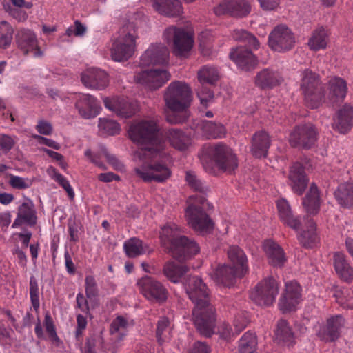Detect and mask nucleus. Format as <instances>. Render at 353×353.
I'll list each match as a JSON object with an SVG mask.
<instances>
[{"label":"nucleus","mask_w":353,"mask_h":353,"mask_svg":"<svg viewBox=\"0 0 353 353\" xmlns=\"http://www.w3.org/2000/svg\"><path fill=\"white\" fill-rule=\"evenodd\" d=\"M155 118H147L134 122L128 134L139 148L134 159L139 161L134 168L136 175L145 182L163 183L171 176L168 166L170 156L165 151V143L159 136V127Z\"/></svg>","instance_id":"obj_1"},{"label":"nucleus","mask_w":353,"mask_h":353,"mask_svg":"<svg viewBox=\"0 0 353 353\" xmlns=\"http://www.w3.org/2000/svg\"><path fill=\"white\" fill-rule=\"evenodd\" d=\"M184 288L190 299L194 304L192 319L198 331L205 336L214 333V310L208 301V289L198 276H190L185 282Z\"/></svg>","instance_id":"obj_2"},{"label":"nucleus","mask_w":353,"mask_h":353,"mask_svg":"<svg viewBox=\"0 0 353 353\" xmlns=\"http://www.w3.org/2000/svg\"><path fill=\"white\" fill-rule=\"evenodd\" d=\"M163 99L166 108L171 112L166 115L168 122L178 124L187 121L190 117L192 93L186 83L179 81L170 83L164 92Z\"/></svg>","instance_id":"obj_3"},{"label":"nucleus","mask_w":353,"mask_h":353,"mask_svg":"<svg viewBox=\"0 0 353 353\" xmlns=\"http://www.w3.org/2000/svg\"><path fill=\"white\" fill-rule=\"evenodd\" d=\"M160 241L163 248L179 261L190 259L200 251L198 243L185 236L174 223H168L161 228Z\"/></svg>","instance_id":"obj_4"},{"label":"nucleus","mask_w":353,"mask_h":353,"mask_svg":"<svg viewBox=\"0 0 353 353\" xmlns=\"http://www.w3.org/2000/svg\"><path fill=\"white\" fill-rule=\"evenodd\" d=\"M230 265H219L210 274L218 285L230 287L236 276H243L248 270V259L238 246H231L228 250Z\"/></svg>","instance_id":"obj_5"},{"label":"nucleus","mask_w":353,"mask_h":353,"mask_svg":"<svg viewBox=\"0 0 353 353\" xmlns=\"http://www.w3.org/2000/svg\"><path fill=\"white\" fill-rule=\"evenodd\" d=\"M205 201L203 196L199 199L196 196H191L185 212L188 225L194 230L203 234L211 232L214 228L212 219L203 210Z\"/></svg>","instance_id":"obj_6"},{"label":"nucleus","mask_w":353,"mask_h":353,"mask_svg":"<svg viewBox=\"0 0 353 353\" xmlns=\"http://www.w3.org/2000/svg\"><path fill=\"white\" fill-rule=\"evenodd\" d=\"M137 33L133 25L128 24L121 28L119 36L113 40L110 48L112 59L123 61L132 57L136 49Z\"/></svg>","instance_id":"obj_7"},{"label":"nucleus","mask_w":353,"mask_h":353,"mask_svg":"<svg viewBox=\"0 0 353 353\" xmlns=\"http://www.w3.org/2000/svg\"><path fill=\"white\" fill-rule=\"evenodd\" d=\"M163 38L172 45L173 53L180 57H187L194 45L193 35L181 28L170 26L166 28Z\"/></svg>","instance_id":"obj_8"},{"label":"nucleus","mask_w":353,"mask_h":353,"mask_svg":"<svg viewBox=\"0 0 353 353\" xmlns=\"http://www.w3.org/2000/svg\"><path fill=\"white\" fill-rule=\"evenodd\" d=\"M279 293V284L272 277L259 283L250 293V299L260 306L271 305Z\"/></svg>","instance_id":"obj_9"},{"label":"nucleus","mask_w":353,"mask_h":353,"mask_svg":"<svg viewBox=\"0 0 353 353\" xmlns=\"http://www.w3.org/2000/svg\"><path fill=\"white\" fill-rule=\"evenodd\" d=\"M208 156L219 169L225 172H231L238 166L236 155L224 144L218 143L210 146Z\"/></svg>","instance_id":"obj_10"},{"label":"nucleus","mask_w":353,"mask_h":353,"mask_svg":"<svg viewBox=\"0 0 353 353\" xmlns=\"http://www.w3.org/2000/svg\"><path fill=\"white\" fill-rule=\"evenodd\" d=\"M318 77L309 70L302 74L301 89L305 97L306 105L310 108H317L323 99L321 93L318 90Z\"/></svg>","instance_id":"obj_11"},{"label":"nucleus","mask_w":353,"mask_h":353,"mask_svg":"<svg viewBox=\"0 0 353 353\" xmlns=\"http://www.w3.org/2000/svg\"><path fill=\"white\" fill-rule=\"evenodd\" d=\"M345 325V319L341 315L329 317L325 323H317L313 327L315 335L321 341L332 342L336 340Z\"/></svg>","instance_id":"obj_12"},{"label":"nucleus","mask_w":353,"mask_h":353,"mask_svg":"<svg viewBox=\"0 0 353 353\" xmlns=\"http://www.w3.org/2000/svg\"><path fill=\"white\" fill-rule=\"evenodd\" d=\"M294 36L285 25L276 26L268 37L270 48L279 52L291 50L294 46Z\"/></svg>","instance_id":"obj_13"},{"label":"nucleus","mask_w":353,"mask_h":353,"mask_svg":"<svg viewBox=\"0 0 353 353\" xmlns=\"http://www.w3.org/2000/svg\"><path fill=\"white\" fill-rule=\"evenodd\" d=\"M134 81L150 90H155L163 86L170 79V74L163 69L144 70L136 72Z\"/></svg>","instance_id":"obj_14"},{"label":"nucleus","mask_w":353,"mask_h":353,"mask_svg":"<svg viewBox=\"0 0 353 353\" xmlns=\"http://www.w3.org/2000/svg\"><path fill=\"white\" fill-rule=\"evenodd\" d=\"M137 285L142 294L149 301L162 303L168 298V291L163 284L145 276L139 279Z\"/></svg>","instance_id":"obj_15"},{"label":"nucleus","mask_w":353,"mask_h":353,"mask_svg":"<svg viewBox=\"0 0 353 353\" xmlns=\"http://www.w3.org/2000/svg\"><path fill=\"white\" fill-rule=\"evenodd\" d=\"M285 287L279 301V307L283 313L296 310L302 301L301 288L296 281H288Z\"/></svg>","instance_id":"obj_16"},{"label":"nucleus","mask_w":353,"mask_h":353,"mask_svg":"<svg viewBox=\"0 0 353 353\" xmlns=\"http://www.w3.org/2000/svg\"><path fill=\"white\" fill-rule=\"evenodd\" d=\"M170 52L162 43H152L143 52L140 58L142 67L152 65H167L169 62Z\"/></svg>","instance_id":"obj_17"},{"label":"nucleus","mask_w":353,"mask_h":353,"mask_svg":"<svg viewBox=\"0 0 353 353\" xmlns=\"http://www.w3.org/2000/svg\"><path fill=\"white\" fill-rule=\"evenodd\" d=\"M317 132L312 124L296 127L290 134L289 142L292 147L310 148L316 141Z\"/></svg>","instance_id":"obj_18"},{"label":"nucleus","mask_w":353,"mask_h":353,"mask_svg":"<svg viewBox=\"0 0 353 353\" xmlns=\"http://www.w3.org/2000/svg\"><path fill=\"white\" fill-rule=\"evenodd\" d=\"M16 42L24 54H32L35 58L43 57V51L39 46L37 38L32 31L28 29L19 30L16 35Z\"/></svg>","instance_id":"obj_19"},{"label":"nucleus","mask_w":353,"mask_h":353,"mask_svg":"<svg viewBox=\"0 0 353 353\" xmlns=\"http://www.w3.org/2000/svg\"><path fill=\"white\" fill-rule=\"evenodd\" d=\"M251 10V6L246 0H223L214 8L216 15L228 14L233 17H243Z\"/></svg>","instance_id":"obj_20"},{"label":"nucleus","mask_w":353,"mask_h":353,"mask_svg":"<svg viewBox=\"0 0 353 353\" xmlns=\"http://www.w3.org/2000/svg\"><path fill=\"white\" fill-rule=\"evenodd\" d=\"M75 108L79 115L86 119L95 117L101 109L98 100L89 94H77L75 97Z\"/></svg>","instance_id":"obj_21"},{"label":"nucleus","mask_w":353,"mask_h":353,"mask_svg":"<svg viewBox=\"0 0 353 353\" xmlns=\"http://www.w3.org/2000/svg\"><path fill=\"white\" fill-rule=\"evenodd\" d=\"M82 83L88 88L101 90L108 87L109 77L108 74L98 68H89L81 73Z\"/></svg>","instance_id":"obj_22"},{"label":"nucleus","mask_w":353,"mask_h":353,"mask_svg":"<svg viewBox=\"0 0 353 353\" xmlns=\"http://www.w3.org/2000/svg\"><path fill=\"white\" fill-rule=\"evenodd\" d=\"M106 109L122 118L131 117L134 114V108L132 103L120 97H104L103 99Z\"/></svg>","instance_id":"obj_23"},{"label":"nucleus","mask_w":353,"mask_h":353,"mask_svg":"<svg viewBox=\"0 0 353 353\" xmlns=\"http://www.w3.org/2000/svg\"><path fill=\"white\" fill-rule=\"evenodd\" d=\"M308 183L303 167L299 163H294L290 169L288 174V184L292 191L301 195L304 192Z\"/></svg>","instance_id":"obj_24"},{"label":"nucleus","mask_w":353,"mask_h":353,"mask_svg":"<svg viewBox=\"0 0 353 353\" xmlns=\"http://www.w3.org/2000/svg\"><path fill=\"white\" fill-rule=\"evenodd\" d=\"M36 223L37 215L34 203L30 199H26L19 206L17 218L14 219L12 228H17L24 223L32 226Z\"/></svg>","instance_id":"obj_25"},{"label":"nucleus","mask_w":353,"mask_h":353,"mask_svg":"<svg viewBox=\"0 0 353 353\" xmlns=\"http://www.w3.org/2000/svg\"><path fill=\"white\" fill-rule=\"evenodd\" d=\"M230 58L239 68L245 70L254 68L258 63L257 58L252 52L243 47H238L231 50Z\"/></svg>","instance_id":"obj_26"},{"label":"nucleus","mask_w":353,"mask_h":353,"mask_svg":"<svg viewBox=\"0 0 353 353\" xmlns=\"http://www.w3.org/2000/svg\"><path fill=\"white\" fill-rule=\"evenodd\" d=\"M347 85L345 80L341 77H333L329 81V92L325 100L332 105L342 101L346 97Z\"/></svg>","instance_id":"obj_27"},{"label":"nucleus","mask_w":353,"mask_h":353,"mask_svg":"<svg viewBox=\"0 0 353 353\" xmlns=\"http://www.w3.org/2000/svg\"><path fill=\"white\" fill-rule=\"evenodd\" d=\"M353 125V108L345 104L339 110L334 119L333 128L341 134L348 132Z\"/></svg>","instance_id":"obj_28"},{"label":"nucleus","mask_w":353,"mask_h":353,"mask_svg":"<svg viewBox=\"0 0 353 353\" xmlns=\"http://www.w3.org/2000/svg\"><path fill=\"white\" fill-rule=\"evenodd\" d=\"M85 157L92 163H94L96 166L99 168L101 170H106L107 168L105 165L102 162V157L105 158L115 168V169H121L123 165L117 159V158L109 154L106 148L104 145L99 146V151L96 153H92L91 150L87 149L84 153Z\"/></svg>","instance_id":"obj_29"},{"label":"nucleus","mask_w":353,"mask_h":353,"mask_svg":"<svg viewBox=\"0 0 353 353\" xmlns=\"http://www.w3.org/2000/svg\"><path fill=\"white\" fill-rule=\"evenodd\" d=\"M194 130L208 138H221L225 135V128L223 125L209 121H197L193 123Z\"/></svg>","instance_id":"obj_30"},{"label":"nucleus","mask_w":353,"mask_h":353,"mask_svg":"<svg viewBox=\"0 0 353 353\" xmlns=\"http://www.w3.org/2000/svg\"><path fill=\"white\" fill-rule=\"evenodd\" d=\"M165 137L172 147L180 151L188 150L192 145L190 137L177 128L169 129Z\"/></svg>","instance_id":"obj_31"},{"label":"nucleus","mask_w":353,"mask_h":353,"mask_svg":"<svg viewBox=\"0 0 353 353\" xmlns=\"http://www.w3.org/2000/svg\"><path fill=\"white\" fill-rule=\"evenodd\" d=\"M276 206L281 221L285 225L297 230L301 222L298 216L293 215L289 203L285 199H281L276 201Z\"/></svg>","instance_id":"obj_32"},{"label":"nucleus","mask_w":353,"mask_h":353,"mask_svg":"<svg viewBox=\"0 0 353 353\" xmlns=\"http://www.w3.org/2000/svg\"><path fill=\"white\" fill-rule=\"evenodd\" d=\"M263 250L269 263L274 267H281L286 261L283 249L274 241L269 239L264 242Z\"/></svg>","instance_id":"obj_33"},{"label":"nucleus","mask_w":353,"mask_h":353,"mask_svg":"<svg viewBox=\"0 0 353 353\" xmlns=\"http://www.w3.org/2000/svg\"><path fill=\"white\" fill-rule=\"evenodd\" d=\"M270 145L269 135L263 131L254 134L252 141L251 152L256 158L265 157Z\"/></svg>","instance_id":"obj_34"},{"label":"nucleus","mask_w":353,"mask_h":353,"mask_svg":"<svg viewBox=\"0 0 353 353\" xmlns=\"http://www.w3.org/2000/svg\"><path fill=\"white\" fill-rule=\"evenodd\" d=\"M282 81L283 78L278 72L268 69L259 72L255 77L256 85L263 89L272 88Z\"/></svg>","instance_id":"obj_35"},{"label":"nucleus","mask_w":353,"mask_h":353,"mask_svg":"<svg viewBox=\"0 0 353 353\" xmlns=\"http://www.w3.org/2000/svg\"><path fill=\"white\" fill-rule=\"evenodd\" d=\"M152 7L159 14L168 17H176L182 12L179 0H153Z\"/></svg>","instance_id":"obj_36"},{"label":"nucleus","mask_w":353,"mask_h":353,"mask_svg":"<svg viewBox=\"0 0 353 353\" xmlns=\"http://www.w3.org/2000/svg\"><path fill=\"white\" fill-rule=\"evenodd\" d=\"M338 203L345 208H353V181L341 183L334 192Z\"/></svg>","instance_id":"obj_37"},{"label":"nucleus","mask_w":353,"mask_h":353,"mask_svg":"<svg viewBox=\"0 0 353 353\" xmlns=\"http://www.w3.org/2000/svg\"><path fill=\"white\" fill-rule=\"evenodd\" d=\"M334 266L337 275L344 281L353 280V268L345 259V254L337 252L334 254Z\"/></svg>","instance_id":"obj_38"},{"label":"nucleus","mask_w":353,"mask_h":353,"mask_svg":"<svg viewBox=\"0 0 353 353\" xmlns=\"http://www.w3.org/2000/svg\"><path fill=\"white\" fill-rule=\"evenodd\" d=\"M303 205L307 213L316 214L320 208L319 194L316 185L312 184L309 192L303 199Z\"/></svg>","instance_id":"obj_39"},{"label":"nucleus","mask_w":353,"mask_h":353,"mask_svg":"<svg viewBox=\"0 0 353 353\" xmlns=\"http://www.w3.org/2000/svg\"><path fill=\"white\" fill-rule=\"evenodd\" d=\"M329 36L323 28H319L313 31L308 39L307 45L310 50L319 51L327 48Z\"/></svg>","instance_id":"obj_40"},{"label":"nucleus","mask_w":353,"mask_h":353,"mask_svg":"<svg viewBox=\"0 0 353 353\" xmlns=\"http://www.w3.org/2000/svg\"><path fill=\"white\" fill-rule=\"evenodd\" d=\"M164 275L172 283H179L181 277L188 272V267L182 263L168 262L163 267Z\"/></svg>","instance_id":"obj_41"},{"label":"nucleus","mask_w":353,"mask_h":353,"mask_svg":"<svg viewBox=\"0 0 353 353\" xmlns=\"http://www.w3.org/2000/svg\"><path fill=\"white\" fill-rule=\"evenodd\" d=\"M123 249L126 255L133 258L149 252L147 245L143 244L142 241L137 238H131L123 243Z\"/></svg>","instance_id":"obj_42"},{"label":"nucleus","mask_w":353,"mask_h":353,"mask_svg":"<svg viewBox=\"0 0 353 353\" xmlns=\"http://www.w3.org/2000/svg\"><path fill=\"white\" fill-rule=\"evenodd\" d=\"M198 79L201 83H215L221 77L219 70L212 65H204L198 71Z\"/></svg>","instance_id":"obj_43"},{"label":"nucleus","mask_w":353,"mask_h":353,"mask_svg":"<svg viewBox=\"0 0 353 353\" xmlns=\"http://www.w3.org/2000/svg\"><path fill=\"white\" fill-rule=\"evenodd\" d=\"M129 326V322L121 316H117L110 325V332L114 337L121 341L126 334V330Z\"/></svg>","instance_id":"obj_44"},{"label":"nucleus","mask_w":353,"mask_h":353,"mask_svg":"<svg viewBox=\"0 0 353 353\" xmlns=\"http://www.w3.org/2000/svg\"><path fill=\"white\" fill-rule=\"evenodd\" d=\"M275 339L279 343L290 344L293 342V333L285 321L281 320L278 322L275 330Z\"/></svg>","instance_id":"obj_45"},{"label":"nucleus","mask_w":353,"mask_h":353,"mask_svg":"<svg viewBox=\"0 0 353 353\" xmlns=\"http://www.w3.org/2000/svg\"><path fill=\"white\" fill-rule=\"evenodd\" d=\"M257 341L254 334L245 332L239 341V353H254L256 349Z\"/></svg>","instance_id":"obj_46"},{"label":"nucleus","mask_w":353,"mask_h":353,"mask_svg":"<svg viewBox=\"0 0 353 353\" xmlns=\"http://www.w3.org/2000/svg\"><path fill=\"white\" fill-rule=\"evenodd\" d=\"M156 334L157 341L160 344H163L170 340L172 337L171 327L167 318L163 317L159 320Z\"/></svg>","instance_id":"obj_47"},{"label":"nucleus","mask_w":353,"mask_h":353,"mask_svg":"<svg viewBox=\"0 0 353 353\" xmlns=\"http://www.w3.org/2000/svg\"><path fill=\"white\" fill-rule=\"evenodd\" d=\"M299 240L305 248H312L316 244L318 237L316 233L315 224L312 221H310L308 230L300 234Z\"/></svg>","instance_id":"obj_48"},{"label":"nucleus","mask_w":353,"mask_h":353,"mask_svg":"<svg viewBox=\"0 0 353 353\" xmlns=\"http://www.w3.org/2000/svg\"><path fill=\"white\" fill-rule=\"evenodd\" d=\"M14 29L7 21L0 23V48H8L13 39Z\"/></svg>","instance_id":"obj_49"},{"label":"nucleus","mask_w":353,"mask_h":353,"mask_svg":"<svg viewBox=\"0 0 353 353\" xmlns=\"http://www.w3.org/2000/svg\"><path fill=\"white\" fill-rule=\"evenodd\" d=\"M99 132L104 135H115L119 133V124L111 119L99 118L98 124Z\"/></svg>","instance_id":"obj_50"},{"label":"nucleus","mask_w":353,"mask_h":353,"mask_svg":"<svg viewBox=\"0 0 353 353\" xmlns=\"http://www.w3.org/2000/svg\"><path fill=\"white\" fill-rule=\"evenodd\" d=\"M185 181L192 189L198 192L205 193L208 190V186L199 179L192 172H186Z\"/></svg>","instance_id":"obj_51"},{"label":"nucleus","mask_w":353,"mask_h":353,"mask_svg":"<svg viewBox=\"0 0 353 353\" xmlns=\"http://www.w3.org/2000/svg\"><path fill=\"white\" fill-rule=\"evenodd\" d=\"M16 139L6 134H0V154H8L14 146Z\"/></svg>","instance_id":"obj_52"},{"label":"nucleus","mask_w":353,"mask_h":353,"mask_svg":"<svg viewBox=\"0 0 353 353\" xmlns=\"http://www.w3.org/2000/svg\"><path fill=\"white\" fill-rule=\"evenodd\" d=\"M30 296L32 305L35 310L39 307V290L37 279L34 276L30 279Z\"/></svg>","instance_id":"obj_53"},{"label":"nucleus","mask_w":353,"mask_h":353,"mask_svg":"<svg viewBox=\"0 0 353 353\" xmlns=\"http://www.w3.org/2000/svg\"><path fill=\"white\" fill-rule=\"evenodd\" d=\"M9 184L15 189L23 190L29 188L31 183L29 179L19 176L10 174Z\"/></svg>","instance_id":"obj_54"},{"label":"nucleus","mask_w":353,"mask_h":353,"mask_svg":"<svg viewBox=\"0 0 353 353\" xmlns=\"http://www.w3.org/2000/svg\"><path fill=\"white\" fill-rule=\"evenodd\" d=\"M85 293L88 298L91 299L97 296L98 288L94 278L87 276L85 279Z\"/></svg>","instance_id":"obj_55"},{"label":"nucleus","mask_w":353,"mask_h":353,"mask_svg":"<svg viewBox=\"0 0 353 353\" xmlns=\"http://www.w3.org/2000/svg\"><path fill=\"white\" fill-rule=\"evenodd\" d=\"M44 326H45L46 330L48 332V334H49L50 339L53 341H59V339L57 334L53 320H52L50 313H48V312L45 314Z\"/></svg>","instance_id":"obj_56"},{"label":"nucleus","mask_w":353,"mask_h":353,"mask_svg":"<svg viewBox=\"0 0 353 353\" xmlns=\"http://www.w3.org/2000/svg\"><path fill=\"white\" fill-rule=\"evenodd\" d=\"M348 290L345 292H337L335 294L336 301L345 308L353 309V296L349 297L344 296L345 294H347Z\"/></svg>","instance_id":"obj_57"},{"label":"nucleus","mask_w":353,"mask_h":353,"mask_svg":"<svg viewBox=\"0 0 353 353\" xmlns=\"http://www.w3.org/2000/svg\"><path fill=\"white\" fill-rule=\"evenodd\" d=\"M198 97L201 104L207 107L213 99V93L207 88H202L198 91Z\"/></svg>","instance_id":"obj_58"},{"label":"nucleus","mask_w":353,"mask_h":353,"mask_svg":"<svg viewBox=\"0 0 353 353\" xmlns=\"http://www.w3.org/2000/svg\"><path fill=\"white\" fill-rule=\"evenodd\" d=\"M32 137L37 139L39 143L44 144L54 150H59L61 148V145L52 139L46 138L38 134H34L32 135Z\"/></svg>","instance_id":"obj_59"},{"label":"nucleus","mask_w":353,"mask_h":353,"mask_svg":"<svg viewBox=\"0 0 353 353\" xmlns=\"http://www.w3.org/2000/svg\"><path fill=\"white\" fill-rule=\"evenodd\" d=\"M37 131L44 135H50L52 132L51 124L46 121H39L36 126Z\"/></svg>","instance_id":"obj_60"},{"label":"nucleus","mask_w":353,"mask_h":353,"mask_svg":"<svg viewBox=\"0 0 353 353\" xmlns=\"http://www.w3.org/2000/svg\"><path fill=\"white\" fill-rule=\"evenodd\" d=\"M211 350L210 347L205 343L196 342L188 353H210Z\"/></svg>","instance_id":"obj_61"},{"label":"nucleus","mask_w":353,"mask_h":353,"mask_svg":"<svg viewBox=\"0 0 353 353\" xmlns=\"http://www.w3.org/2000/svg\"><path fill=\"white\" fill-rule=\"evenodd\" d=\"M219 332L221 336L225 339H228L236 334L235 330H233L231 326L226 323L222 324L219 330Z\"/></svg>","instance_id":"obj_62"},{"label":"nucleus","mask_w":353,"mask_h":353,"mask_svg":"<svg viewBox=\"0 0 353 353\" xmlns=\"http://www.w3.org/2000/svg\"><path fill=\"white\" fill-rule=\"evenodd\" d=\"M248 321L245 317L239 316L235 318L234 321V327L236 334H239L247 325Z\"/></svg>","instance_id":"obj_63"},{"label":"nucleus","mask_w":353,"mask_h":353,"mask_svg":"<svg viewBox=\"0 0 353 353\" xmlns=\"http://www.w3.org/2000/svg\"><path fill=\"white\" fill-rule=\"evenodd\" d=\"M261 7L265 10H272L279 5V0H259Z\"/></svg>","instance_id":"obj_64"}]
</instances>
